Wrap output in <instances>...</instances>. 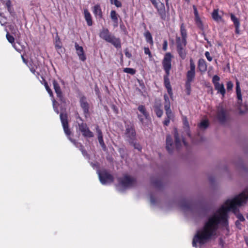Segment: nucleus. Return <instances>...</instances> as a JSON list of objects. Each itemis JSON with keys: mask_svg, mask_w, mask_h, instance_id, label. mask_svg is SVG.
Wrapping results in <instances>:
<instances>
[{"mask_svg": "<svg viewBox=\"0 0 248 248\" xmlns=\"http://www.w3.org/2000/svg\"><path fill=\"white\" fill-rule=\"evenodd\" d=\"M207 65L205 60L200 59L198 61V68L201 73H204L207 70Z\"/></svg>", "mask_w": 248, "mask_h": 248, "instance_id": "nucleus-21", "label": "nucleus"}, {"mask_svg": "<svg viewBox=\"0 0 248 248\" xmlns=\"http://www.w3.org/2000/svg\"><path fill=\"white\" fill-rule=\"evenodd\" d=\"M236 216H237V217L239 219L238 221H245V219L244 217H243V216L242 214L238 213L236 215Z\"/></svg>", "mask_w": 248, "mask_h": 248, "instance_id": "nucleus-48", "label": "nucleus"}, {"mask_svg": "<svg viewBox=\"0 0 248 248\" xmlns=\"http://www.w3.org/2000/svg\"><path fill=\"white\" fill-rule=\"evenodd\" d=\"M205 56L206 58H207V59L208 60V61L211 62V61H212L213 58L210 56V53L208 51H206L205 52Z\"/></svg>", "mask_w": 248, "mask_h": 248, "instance_id": "nucleus-47", "label": "nucleus"}, {"mask_svg": "<svg viewBox=\"0 0 248 248\" xmlns=\"http://www.w3.org/2000/svg\"><path fill=\"white\" fill-rule=\"evenodd\" d=\"M118 181L117 188L120 191H123L125 189L131 187L135 184L134 178L127 175H124L123 178H119Z\"/></svg>", "mask_w": 248, "mask_h": 248, "instance_id": "nucleus-4", "label": "nucleus"}, {"mask_svg": "<svg viewBox=\"0 0 248 248\" xmlns=\"http://www.w3.org/2000/svg\"><path fill=\"white\" fill-rule=\"evenodd\" d=\"M153 109L158 117L160 118L162 116L163 111L162 109V104L160 100H155L153 106Z\"/></svg>", "mask_w": 248, "mask_h": 248, "instance_id": "nucleus-14", "label": "nucleus"}, {"mask_svg": "<svg viewBox=\"0 0 248 248\" xmlns=\"http://www.w3.org/2000/svg\"><path fill=\"white\" fill-rule=\"evenodd\" d=\"M111 4H114L117 7L122 6L121 2L118 0H110Z\"/></svg>", "mask_w": 248, "mask_h": 248, "instance_id": "nucleus-41", "label": "nucleus"}, {"mask_svg": "<svg viewBox=\"0 0 248 248\" xmlns=\"http://www.w3.org/2000/svg\"><path fill=\"white\" fill-rule=\"evenodd\" d=\"M231 19L232 21L235 28V33H240V21L232 13L230 14Z\"/></svg>", "mask_w": 248, "mask_h": 248, "instance_id": "nucleus-19", "label": "nucleus"}, {"mask_svg": "<svg viewBox=\"0 0 248 248\" xmlns=\"http://www.w3.org/2000/svg\"><path fill=\"white\" fill-rule=\"evenodd\" d=\"M99 36L105 41L111 43L115 47L118 48L121 47L120 39L112 34L108 29L103 28L100 31Z\"/></svg>", "mask_w": 248, "mask_h": 248, "instance_id": "nucleus-3", "label": "nucleus"}, {"mask_svg": "<svg viewBox=\"0 0 248 248\" xmlns=\"http://www.w3.org/2000/svg\"><path fill=\"white\" fill-rule=\"evenodd\" d=\"M217 118L220 123H224L226 119L225 109L222 106H219L217 108Z\"/></svg>", "mask_w": 248, "mask_h": 248, "instance_id": "nucleus-11", "label": "nucleus"}, {"mask_svg": "<svg viewBox=\"0 0 248 248\" xmlns=\"http://www.w3.org/2000/svg\"><path fill=\"white\" fill-rule=\"evenodd\" d=\"M79 129L85 137L92 138L93 137V134L92 131L90 130L86 124L82 123L78 124Z\"/></svg>", "mask_w": 248, "mask_h": 248, "instance_id": "nucleus-10", "label": "nucleus"}, {"mask_svg": "<svg viewBox=\"0 0 248 248\" xmlns=\"http://www.w3.org/2000/svg\"><path fill=\"white\" fill-rule=\"evenodd\" d=\"M180 32L182 38L185 39L186 40L187 33L186 31L185 28L184 24H182L180 27Z\"/></svg>", "mask_w": 248, "mask_h": 248, "instance_id": "nucleus-35", "label": "nucleus"}, {"mask_svg": "<svg viewBox=\"0 0 248 248\" xmlns=\"http://www.w3.org/2000/svg\"><path fill=\"white\" fill-rule=\"evenodd\" d=\"M139 151H140L141 149V148L140 147V146H139L138 147H136Z\"/></svg>", "mask_w": 248, "mask_h": 248, "instance_id": "nucleus-63", "label": "nucleus"}, {"mask_svg": "<svg viewBox=\"0 0 248 248\" xmlns=\"http://www.w3.org/2000/svg\"><path fill=\"white\" fill-rule=\"evenodd\" d=\"M193 8L194 13L195 17L199 18V15L198 12L196 7L195 5H193Z\"/></svg>", "mask_w": 248, "mask_h": 248, "instance_id": "nucleus-51", "label": "nucleus"}, {"mask_svg": "<svg viewBox=\"0 0 248 248\" xmlns=\"http://www.w3.org/2000/svg\"><path fill=\"white\" fill-rule=\"evenodd\" d=\"M195 20L197 24L201 23V19H200V17L199 16V18L195 17Z\"/></svg>", "mask_w": 248, "mask_h": 248, "instance_id": "nucleus-57", "label": "nucleus"}, {"mask_svg": "<svg viewBox=\"0 0 248 248\" xmlns=\"http://www.w3.org/2000/svg\"><path fill=\"white\" fill-rule=\"evenodd\" d=\"M209 125L208 121L207 120H202L198 125L199 127L202 129L206 128Z\"/></svg>", "mask_w": 248, "mask_h": 248, "instance_id": "nucleus-36", "label": "nucleus"}, {"mask_svg": "<svg viewBox=\"0 0 248 248\" xmlns=\"http://www.w3.org/2000/svg\"><path fill=\"white\" fill-rule=\"evenodd\" d=\"M53 101V108H54V111L57 113L58 114L59 113V110H58V108L55 106V103H56V101L55 100L53 99L52 100Z\"/></svg>", "mask_w": 248, "mask_h": 248, "instance_id": "nucleus-54", "label": "nucleus"}, {"mask_svg": "<svg viewBox=\"0 0 248 248\" xmlns=\"http://www.w3.org/2000/svg\"><path fill=\"white\" fill-rule=\"evenodd\" d=\"M220 78L217 75H215L212 78V82L214 85L215 89L218 93L221 94L222 97L225 96L226 90L222 83H219Z\"/></svg>", "mask_w": 248, "mask_h": 248, "instance_id": "nucleus-6", "label": "nucleus"}, {"mask_svg": "<svg viewBox=\"0 0 248 248\" xmlns=\"http://www.w3.org/2000/svg\"><path fill=\"white\" fill-rule=\"evenodd\" d=\"M138 110L142 114V115L140 114H138V117L140 120V122L143 124V117L147 119L149 117V114L146 111V109L144 106L143 105H140L138 108Z\"/></svg>", "mask_w": 248, "mask_h": 248, "instance_id": "nucleus-13", "label": "nucleus"}, {"mask_svg": "<svg viewBox=\"0 0 248 248\" xmlns=\"http://www.w3.org/2000/svg\"><path fill=\"white\" fill-rule=\"evenodd\" d=\"M6 38L9 42H10L11 44H14L15 41V38L14 37L10 35L8 32L6 34Z\"/></svg>", "mask_w": 248, "mask_h": 248, "instance_id": "nucleus-38", "label": "nucleus"}, {"mask_svg": "<svg viewBox=\"0 0 248 248\" xmlns=\"http://www.w3.org/2000/svg\"><path fill=\"white\" fill-rule=\"evenodd\" d=\"M169 0H165L166 4V5H167V6L168 5V3H169Z\"/></svg>", "mask_w": 248, "mask_h": 248, "instance_id": "nucleus-64", "label": "nucleus"}, {"mask_svg": "<svg viewBox=\"0 0 248 248\" xmlns=\"http://www.w3.org/2000/svg\"><path fill=\"white\" fill-rule=\"evenodd\" d=\"M80 104L82 108L85 116L86 117L89 114V106L85 97H82L80 99Z\"/></svg>", "mask_w": 248, "mask_h": 248, "instance_id": "nucleus-15", "label": "nucleus"}, {"mask_svg": "<svg viewBox=\"0 0 248 248\" xmlns=\"http://www.w3.org/2000/svg\"><path fill=\"white\" fill-rule=\"evenodd\" d=\"M21 57H22V59L23 61V62L25 63H27V62H26V60L25 59V58H24L23 56H21Z\"/></svg>", "mask_w": 248, "mask_h": 248, "instance_id": "nucleus-60", "label": "nucleus"}, {"mask_svg": "<svg viewBox=\"0 0 248 248\" xmlns=\"http://www.w3.org/2000/svg\"><path fill=\"white\" fill-rule=\"evenodd\" d=\"M190 69L186 73V81L192 82L195 76V64L192 59H190Z\"/></svg>", "mask_w": 248, "mask_h": 248, "instance_id": "nucleus-9", "label": "nucleus"}, {"mask_svg": "<svg viewBox=\"0 0 248 248\" xmlns=\"http://www.w3.org/2000/svg\"><path fill=\"white\" fill-rule=\"evenodd\" d=\"M164 108L165 110L170 109V103L169 97L167 94L164 95Z\"/></svg>", "mask_w": 248, "mask_h": 248, "instance_id": "nucleus-28", "label": "nucleus"}, {"mask_svg": "<svg viewBox=\"0 0 248 248\" xmlns=\"http://www.w3.org/2000/svg\"><path fill=\"white\" fill-rule=\"evenodd\" d=\"M135 131L134 128L130 126H128L126 128V135L131 140H133L135 136Z\"/></svg>", "mask_w": 248, "mask_h": 248, "instance_id": "nucleus-22", "label": "nucleus"}, {"mask_svg": "<svg viewBox=\"0 0 248 248\" xmlns=\"http://www.w3.org/2000/svg\"><path fill=\"white\" fill-rule=\"evenodd\" d=\"M165 111H166V114L167 116L166 118L170 119H172L174 117V115H173V113H172L171 109L167 110Z\"/></svg>", "mask_w": 248, "mask_h": 248, "instance_id": "nucleus-39", "label": "nucleus"}, {"mask_svg": "<svg viewBox=\"0 0 248 248\" xmlns=\"http://www.w3.org/2000/svg\"><path fill=\"white\" fill-rule=\"evenodd\" d=\"M151 202L153 204H154L155 203V200L154 199V198L152 197H151Z\"/></svg>", "mask_w": 248, "mask_h": 248, "instance_id": "nucleus-59", "label": "nucleus"}, {"mask_svg": "<svg viewBox=\"0 0 248 248\" xmlns=\"http://www.w3.org/2000/svg\"><path fill=\"white\" fill-rule=\"evenodd\" d=\"M53 85L57 97L59 98L60 101L64 102V98L63 97L61 88L58 83L55 80L53 81Z\"/></svg>", "mask_w": 248, "mask_h": 248, "instance_id": "nucleus-16", "label": "nucleus"}, {"mask_svg": "<svg viewBox=\"0 0 248 248\" xmlns=\"http://www.w3.org/2000/svg\"><path fill=\"white\" fill-rule=\"evenodd\" d=\"M191 82L186 81V90L187 91V94L188 95L190 94V91H191V85H190Z\"/></svg>", "mask_w": 248, "mask_h": 248, "instance_id": "nucleus-42", "label": "nucleus"}, {"mask_svg": "<svg viewBox=\"0 0 248 248\" xmlns=\"http://www.w3.org/2000/svg\"><path fill=\"white\" fill-rule=\"evenodd\" d=\"M173 144L171 136L168 135L166 137V149L169 153L172 151Z\"/></svg>", "mask_w": 248, "mask_h": 248, "instance_id": "nucleus-23", "label": "nucleus"}, {"mask_svg": "<svg viewBox=\"0 0 248 248\" xmlns=\"http://www.w3.org/2000/svg\"><path fill=\"white\" fill-rule=\"evenodd\" d=\"M123 71L132 75H134L136 73V70L131 68H124Z\"/></svg>", "mask_w": 248, "mask_h": 248, "instance_id": "nucleus-37", "label": "nucleus"}, {"mask_svg": "<svg viewBox=\"0 0 248 248\" xmlns=\"http://www.w3.org/2000/svg\"><path fill=\"white\" fill-rule=\"evenodd\" d=\"M5 8H7L8 11L9 12V13L12 15L14 13V10L13 8L12 7V4L10 0H7L5 1Z\"/></svg>", "mask_w": 248, "mask_h": 248, "instance_id": "nucleus-32", "label": "nucleus"}, {"mask_svg": "<svg viewBox=\"0 0 248 248\" xmlns=\"http://www.w3.org/2000/svg\"><path fill=\"white\" fill-rule=\"evenodd\" d=\"M55 47L57 48H61V46L60 45L59 43L56 42V44H55Z\"/></svg>", "mask_w": 248, "mask_h": 248, "instance_id": "nucleus-58", "label": "nucleus"}, {"mask_svg": "<svg viewBox=\"0 0 248 248\" xmlns=\"http://www.w3.org/2000/svg\"><path fill=\"white\" fill-rule=\"evenodd\" d=\"M184 42H186V40L185 39L182 38L180 37H176V45H178L180 44H182V43H184Z\"/></svg>", "mask_w": 248, "mask_h": 248, "instance_id": "nucleus-40", "label": "nucleus"}, {"mask_svg": "<svg viewBox=\"0 0 248 248\" xmlns=\"http://www.w3.org/2000/svg\"><path fill=\"white\" fill-rule=\"evenodd\" d=\"M233 87L232 82L231 81L227 82V90L228 92L231 91Z\"/></svg>", "mask_w": 248, "mask_h": 248, "instance_id": "nucleus-43", "label": "nucleus"}, {"mask_svg": "<svg viewBox=\"0 0 248 248\" xmlns=\"http://www.w3.org/2000/svg\"><path fill=\"white\" fill-rule=\"evenodd\" d=\"M96 132L97 133L98 138L100 137H103L102 133L101 130L99 129L98 126H97L96 127Z\"/></svg>", "mask_w": 248, "mask_h": 248, "instance_id": "nucleus-49", "label": "nucleus"}, {"mask_svg": "<svg viewBox=\"0 0 248 248\" xmlns=\"http://www.w3.org/2000/svg\"><path fill=\"white\" fill-rule=\"evenodd\" d=\"M28 66L30 69V71L34 75L35 74V70L37 68V65L36 64H34L32 61L29 62L28 64Z\"/></svg>", "mask_w": 248, "mask_h": 248, "instance_id": "nucleus-34", "label": "nucleus"}, {"mask_svg": "<svg viewBox=\"0 0 248 248\" xmlns=\"http://www.w3.org/2000/svg\"><path fill=\"white\" fill-rule=\"evenodd\" d=\"M248 199V188L234 198L227 200L224 204L210 216L202 229L198 230L194 236L192 246L197 247V243L203 245L217 234L219 225L228 226V213L230 211L236 214L237 207L245 203Z\"/></svg>", "mask_w": 248, "mask_h": 248, "instance_id": "nucleus-1", "label": "nucleus"}, {"mask_svg": "<svg viewBox=\"0 0 248 248\" xmlns=\"http://www.w3.org/2000/svg\"><path fill=\"white\" fill-rule=\"evenodd\" d=\"M170 120H171L170 119H169V118H166L165 120L163 122V124L165 125L168 126L169 124H170Z\"/></svg>", "mask_w": 248, "mask_h": 248, "instance_id": "nucleus-55", "label": "nucleus"}, {"mask_svg": "<svg viewBox=\"0 0 248 248\" xmlns=\"http://www.w3.org/2000/svg\"><path fill=\"white\" fill-rule=\"evenodd\" d=\"M177 52L179 54V56L183 59L184 60L187 55V52L185 48H181L177 49Z\"/></svg>", "mask_w": 248, "mask_h": 248, "instance_id": "nucleus-30", "label": "nucleus"}, {"mask_svg": "<svg viewBox=\"0 0 248 248\" xmlns=\"http://www.w3.org/2000/svg\"><path fill=\"white\" fill-rule=\"evenodd\" d=\"M99 142L102 148H105V144L103 140V137H100L98 138Z\"/></svg>", "mask_w": 248, "mask_h": 248, "instance_id": "nucleus-46", "label": "nucleus"}, {"mask_svg": "<svg viewBox=\"0 0 248 248\" xmlns=\"http://www.w3.org/2000/svg\"><path fill=\"white\" fill-rule=\"evenodd\" d=\"M97 173L98 175L101 183L103 185L110 184L113 181V176L108 173L106 170H102L100 171L99 170H97Z\"/></svg>", "mask_w": 248, "mask_h": 248, "instance_id": "nucleus-5", "label": "nucleus"}, {"mask_svg": "<svg viewBox=\"0 0 248 248\" xmlns=\"http://www.w3.org/2000/svg\"><path fill=\"white\" fill-rule=\"evenodd\" d=\"M60 119L64 132L67 136L68 139L72 142L77 148H78L81 151L82 155L85 157H88V154L85 150L83 149L82 145L77 142L75 140L72 139L70 137L71 131L68 127V123L67 121V116L66 113H62L60 114Z\"/></svg>", "mask_w": 248, "mask_h": 248, "instance_id": "nucleus-2", "label": "nucleus"}, {"mask_svg": "<svg viewBox=\"0 0 248 248\" xmlns=\"http://www.w3.org/2000/svg\"><path fill=\"white\" fill-rule=\"evenodd\" d=\"M84 15L87 25L89 26H92L93 25L92 17L91 14L87 9L84 10Z\"/></svg>", "mask_w": 248, "mask_h": 248, "instance_id": "nucleus-24", "label": "nucleus"}, {"mask_svg": "<svg viewBox=\"0 0 248 248\" xmlns=\"http://www.w3.org/2000/svg\"><path fill=\"white\" fill-rule=\"evenodd\" d=\"M45 86L46 89V90L47 91L49 95L51 97H53V93H52V91L51 90V89L48 87V84L46 82L45 83Z\"/></svg>", "mask_w": 248, "mask_h": 248, "instance_id": "nucleus-45", "label": "nucleus"}, {"mask_svg": "<svg viewBox=\"0 0 248 248\" xmlns=\"http://www.w3.org/2000/svg\"><path fill=\"white\" fill-rule=\"evenodd\" d=\"M124 54L126 57L130 58L132 56L131 54L129 52L127 49L124 50Z\"/></svg>", "mask_w": 248, "mask_h": 248, "instance_id": "nucleus-53", "label": "nucleus"}, {"mask_svg": "<svg viewBox=\"0 0 248 248\" xmlns=\"http://www.w3.org/2000/svg\"><path fill=\"white\" fill-rule=\"evenodd\" d=\"M154 7L156 9L157 11L162 20H166V13L164 4L161 2L159 0H155L151 2Z\"/></svg>", "mask_w": 248, "mask_h": 248, "instance_id": "nucleus-8", "label": "nucleus"}, {"mask_svg": "<svg viewBox=\"0 0 248 248\" xmlns=\"http://www.w3.org/2000/svg\"><path fill=\"white\" fill-rule=\"evenodd\" d=\"M183 123H184V126L186 127V133L187 135L190 138H191V135H190V131H189V129L188 122L186 118H185L183 119Z\"/></svg>", "mask_w": 248, "mask_h": 248, "instance_id": "nucleus-33", "label": "nucleus"}, {"mask_svg": "<svg viewBox=\"0 0 248 248\" xmlns=\"http://www.w3.org/2000/svg\"><path fill=\"white\" fill-rule=\"evenodd\" d=\"M181 207L184 211L191 210L192 209V204L188 202L184 201L182 203Z\"/></svg>", "mask_w": 248, "mask_h": 248, "instance_id": "nucleus-29", "label": "nucleus"}, {"mask_svg": "<svg viewBox=\"0 0 248 248\" xmlns=\"http://www.w3.org/2000/svg\"><path fill=\"white\" fill-rule=\"evenodd\" d=\"M168 48V42L167 40H164L163 44V49L164 51H166Z\"/></svg>", "mask_w": 248, "mask_h": 248, "instance_id": "nucleus-52", "label": "nucleus"}, {"mask_svg": "<svg viewBox=\"0 0 248 248\" xmlns=\"http://www.w3.org/2000/svg\"><path fill=\"white\" fill-rule=\"evenodd\" d=\"M219 10L218 9H214L212 13L213 19L216 22H219L223 21V18L218 14Z\"/></svg>", "mask_w": 248, "mask_h": 248, "instance_id": "nucleus-26", "label": "nucleus"}, {"mask_svg": "<svg viewBox=\"0 0 248 248\" xmlns=\"http://www.w3.org/2000/svg\"><path fill=\"white\" fill-rule=\"evenodd\" d=\"M144 53L146 55H148L150 58L152 57L151 52L149 48L148 47H145L144 48Z\"/></svg>", "mask_w": 248, "mask_h": 248, "instance_id": "nucleus-44", "label": "nucleus"}, {"mask_svg": "<svg viewBox=\"0 0 248 248\" xmlns=\"http://www.w3.org/2000/svg\"><path fill=\"white\" fill-rule=\"evenodd\" d=\"M172 56L170 52L166 53L162 60V66L165 74H170L171 68V59Z\"/></svg>", "mask_w": 248, "mask_h": 248, "instance_id": "nucleus-7", "label": "nucleus"}, {"mask_svg": "<svg viewBox=\"0 0 248 248\" xmlns=\"http://www.w3.org/2000/svg\"><path fill=\"white\" fill-rule=\"evenodd\" d=\"M235 224L236 226H238L239 224H240V222L239 221L237 220L235 222Z\"/></svg>", "mask_w": 248, "mask_h": 248, "instance_id": "nucleus-61", "label": "nucleus"}, {"mask_svg": "<svg viewBox=\"0 0 248 248\" xmlns=\"http://www.w3.org/2000/svg\"><path fill=\"white\" fill-rule=\"evenodd\" d=\"M186 45V42L182 43V44L176 45L177 49L181 48H185Z\"/></svg>", "mask_w": 248, "mask_h": 248, "instance_id": "nucleus-50", "label": "nucleus"}, {"mask_svg": "<svg viewBox=\"0 0 248 248\" xmlns=\"http://www.w3.org/2000/svg\"><path fill=\"white\" fill-rule=\"evenodd\" d=\"M12 46H13L14 47V48L18 52H20V51H21V49H19V48H18L16 46V44L14 43V44H12Z\"/></svg>", "mask_w": 248, "mask_h": 248, "instance_id": "nucleus-56", "label": "nucleus"}, {"mask_svg": "<svg viewBox=\"0 0 248 248\" xmlns=\"http://www.w3.org/2000/svg\"><path fill=\"white\" fill-rule=\"evenodd\" d=\"M75 46L77 51V54L78 55L79 60L82 61H85L86 59V57L84 54L83 47L79 46L77 43H75Z\"/></svg>", "mask_w": 248, "mask_h": 248, "instance_id": "nucleus-17", "label": "nucleus"}, {"mask_svg": "<svg viewBox=\"0 0 248 248\" xmlns=\"http://www.w3.org/2000/svg\"><path fill=\"white\" fill-rule=\"evenodd\" d=\"M236 92L237 94V97L239 101L240 102L242 101V94L241 93V89L240 87V84L238 80H236Z\"/></svg>", "mask_w": 248, "mask_h": 248, "instance_id": "nucleus-27", "label": "nucleus"}, {"mask_svg": "<svg viewBox=\"0 0 248 248\" xmlns=\"http://www.w3.org/2000/svg\"><path fill=\"white\" fill-rule=\"evenodd\" d=\"M169 76L170 74L167 75V74H165V75L164 76V85L166 87V88L167 89L168 93L171 95L172 94V90L171 85L170 82V79H169Z\"/></svg>", "mask_w": 248, "mask_h": 248, "instance_id": "nucleus-20", "label": "nucleus"}, {"mask_svg": "<svg viewBox=\"0 0 248 248\" xmlns=\"http://www.w3.org/2000/svg\"><path fill=\"white\" fill-rule=\"evenodd\" d=\"M174 138L175 146L177 149H179L182 146V144L185 145V146H187V143L186 142L185 139L183 137L182 138V139L180 138L179 134L176 129L174 131Z\"/></svg>", "mask_w": 248, "mask_h": 248, "instance_id": "nucleus-12", "label": "nucleus"}, {"mask_svg": "<svg viewBox=\"0 0 248 248\" xmlns=\"http://www.w3.org/2000/svg\"><path fill=\"white\" fill-rule=\"evenodd\" d=\"M93 12L96 18L100 19L102 18L103 14L100 6L99 4H96L93 6Z\"/></svg>", "mask_w": 248, "mask_h": 248, "instance_id": "nucleus-18", "label": "nucleus"}, {"mask_svg": "<svg viewBox=\"0 0 248 248\" xmlns=\"http://www.w3.org/2000/svg\"><path fill=\"white\" fill-rule=\"evenodd\" d=\"M144 36L147 42L149 43L150 45H153L154 42L151 33L149 31H147L144 33Z\"/></svg>", "mask_w": 248, "mask_h": 248, "instance_id": "nucleus-31", "label": "nucleus"}, {"mask_svg": "<svg viewBox=\"0 0 248 248\" xmlns=\"http://www.w3.org/2000/svg\"><path fill=\"white\" fill-rule=\"evenodd\" d=\"M118 15L114 10L110 12V17L113 22V26L114 28L118 26Z\"/></svg>", "mask_w": 248, "mask_h": 248, "instance_id": "nucleus-25", "label": "nucleus"}, {"mask_svg": "<svg viewBox=\"0 0 248 248\" xmlns=\"http://www.w3.org/2000/svg\"><path fill=\"white\" fill-rule=\"evenodd\" d=\"M91 165L92 166V167L94 169L96 167V165L95 164L91 163Z\"/></svg>", "mask_w": 248, "mask_h": 248, "instance_id": "nucleus-62", "label": "nucleus"}]
</instances>
